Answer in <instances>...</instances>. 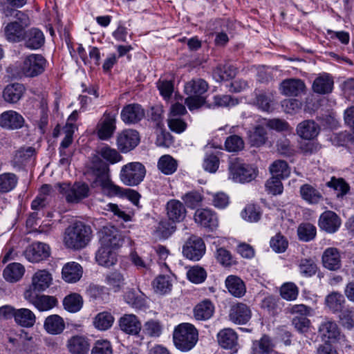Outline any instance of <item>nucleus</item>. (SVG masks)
Returning <instances> with one entry per match:
<instances>
[{"label": "nucleus", "instance_id": "nucleus-3", "mask_svg": "<svg viewBox=\"0 0 354 354\" xmlns=\"http://www.w3.org/2000/svg\"><path fill=\"white\" fill-rule=\"evenodd\" d=\"M173 339L175 346L178 350L183 352L189 351L197 343L198 333L194 325L183 323L175 328Z\"/></svg>", "mask_w": 354, "mask_h": 354}, {"label": "nucleus", "instance_id": "nucleus-62", "mask_svg": "<svg viewBox=\"0 0 354 354\" xmlns=\"http://www.w3.org/2000/svg\"><path fill=\"white\" fill-rule=\"evenodd\" d=\"M182 199L188 207L194 209L201 205L203 196L200 192L192 191L185 194Z\"/></svg>", "mask_w": 354, "mask_h": 354}, {"label": "nucleus", "instance_id": "nucleus-9", "mask_svg": "<svg viewBox=\"0 0 354 354\" xmlns=\"http://www.w3.org/2000/svg\"><path fill=\"white\" fill-rule=\"evenodd\" d=\"M100 245L114 250L119 249L123 244L124 236L115 227L104 226L99 232Z\"/></svg>", "mask_w": 354, "mask_h": 354}, {"label": "nucleus", "instance_id": "nucleus-43", "mask_svg": "<svg viewBox=\"0 0 354 354\" xmlns=\"http://www.w3.org/2000/svg\"><path fill=\"white\" fill-rule=\"evenodd\" d=\"M18 183L16 174L6 172L0 174V194H6L12 191Z\"/></svg>", "mask_w": 354, "mask_h": 354}, {"label": "nucleus", "instance_id": "nucleus-63", "mask_svg": "<svg viewBox=\"0 0 354 354\" xmlns=\"http://www.w3.org/2000/svg\"><path fill=\"white\" fill-rule=\"evenodd\" d=\"M226 150L230 152H236L241 150L244 147L243 139L236 135L229 136L225 142Z\"/></svg>", "mask_w": 354, "mask_h": 354}, {"label": "nucleus", "instance_id": "nucleus-21", "mask_svg": "<svg viewBox=\"0 0 354 354\" xmlns=\"http://www.w3.org/2000/svg\"><path fill=\"white\" fill-rule=\"evenodd\" d=\"M24 46L30 50H37L44 45L45 37L43 32L37 28H31L25 32Z\"/></svg>", "mask_w": 354, "mask_h": 354}, {"label": "nucleus", "instance_id": "nucleus-39", "mask_svg": "<svg viewBox=\"0 0 354 354\" xmlns=\"http://www.w3.org/2000/svg\"><path fill=\"white\" fill-rule=\"evenodd\" d=\"M214 312V306L209 300H205L197 304L194 309V315L197 320H207Z\"/></svg>", "mask_w": 354, "mask_h": 354}, {"label": "nucleus", "instance_id": "nucleus-15", "mask_svg": "<svg viewBox=\"0 0 354 354\" xmlns=\"http://www.w3.org/2000/svg\"><path fill=\"white\" fill-rule=\"evenodd\" d=\"M341 223L340 217L331 210L324 212L318 220L319 228L329 234L336 232L340 227Z\"/></svg>", "mask_w": 354, "mask_h": 354}, {"label": "nucleus", "instance_id": "nucleus-44", "mask_svg": "<svg viewBox=\"0 0 354 354\" xmlns=\"http://www.w3.org/2000/svg\"><path fill=\"white\" fill-rule=\"evenodd\" d=\"M64 309L70 313H77L83 306V299L77 293H71L66 296L63 300Z\"/></svg>", "mask_w": 354, "mask_h": 354}, {"label": "nucleus", "instance_id": "nucleus-48", "mask_svg": "<svg viewBox=\"0 0 354 354\" xmlns=\"http://www.w3.org/2000/svg\"><path fill=\"white\" fill-rule=\"evenodd\" d=\"M269 169L272 175L280 177L282 179L288 178L290 174V169L288 163L281 160L273 162L270 165Z\"/></svg>", "mask_w": 354, "mask_h": 354}, {"label": "nucleus", "instance_id": "nucleus-47", "mask_svg": "<svg viewBox=\"0 0 354 354\" xmlns=\"http://www.w3.org/2000/svg\"><path fill=\"white\" fill-rule=\"evenodd\" d=\"M317 234V229L311 223H301L297 228V235L300 241L308 242L313 240Z\"/></svg>", "mask_w": 354, "mask_h": 354}, {"label": "nucleus", "instance_id": "nucleus-64", "mask_svg": "<svg viewBox=\"0 0 354 354\" xmlns=\"http://www.w3.org/2000/svg\"><path fill=\"white\" fill-rule=\"evenodd\" d=\"M341 324L347 329L354 328V309L347 308L341 312L339 315Z\"/></svg>", "mask_w": 354, "mask_h": 354}, {"label": "nucleus", "instance_id": "nucleus-17", "mask_svg": "<svg viewBox=\"0 0 354 354\" xmlns=\"http://www.w3.org/2000/svg\"><path fill=\"white\" fill-rule=\"evenodd\" d=\"M195 222L211 231L214 230L218 226V221L216 214L209 209H198L194 216Z\"/></svg>", "mask_w": 354, "mask_h": 354}, {"label": "nucleus", "instance_id": "nucleus-41", "mask_svg": "<svg viewBox=\"0 0 354 354\" xmlns=\"http://www.w3.org/2000/svg\"><path fill=\"white\" fill-rule=\"evenodd\" d=\"M157 167L162 174L171 175L177 170L178 161L170 155H163L159 158Z\"/></svg>", "mask_w": 354, "mask_h": 354}, {"label": "nucleus", "instance_id": "nucleus-56", "mask_svg": "<svg viewBox=\"0 0 354 354\" xmlns=\"http://www.w3.org/2000/svg\"><path fill=\"white\" fill-rule=\"evenodd\" d=\"M236 74V69L230 65H220L214 71V75L217 81H225L232 78Z\"/></svg>", "mask_w": 354, "mask_h": 354}, {"label": "nucleus", "instance_id": "nucleus-2", "mask_svg": "<svg viewBox=\"0 0 354 354\" xmlns=\"http://www.w3.org/2000/svg\"><path fill=\"white\" fill-rule=\"evenodd\" d=\"M91 233L89 227L81 222L75 223L66 229L64 243L68 248L82 249L90 241Z\"/></svg>", "mask_w": 354, "mask_h": 354}, {"label": "nucleus", "instance_id": "nucleus-26", "mask_svg": "<svg viewBox=\"0 0 354 354\" xmlns=\"http://www.w3.org/2000/svg\"><path fill=\"white\" fill-rule=\"evenodd\" d=\"M167 214L172 222H180L186 216V209L180 201L178 200H170L166 206Z\"/></svg>", "mask_w": 354, "mask_h": 354}, {"label": "nucleus", "instance_id": "nucleus-40", "mask_svg": "<svg viewBox=\"0 0 354 354\" xmlns=\"http://www.w3.org/2000/svg\"><path fill=\"white\" fill-rule=\"evenodd\" d=\"M25 272L24 267L19 263L8 264L3 270L4 279L10 282H15L19 280Z\"/></svg>", "mask_w": 354, "mask_h": 354}, {"label": "nucleus", "instance_id": "nucleus-60", "mask_svg": "<svg viewBox=\"0 0 354 354\" xmlns=\"http://www.w3.org/2000/svg\"><path fill=\"white\" fill-rule=\"evenodd\" d=\"M188 279L194 283H201L207 277L205 270L200 266H193L187 272Z\"/></svg>", "mask_w": 354, "mask_h": 354}, {"label": "nucleus", "instance_id": "nucleus-42", "mask_svg": "<svg viewBox=\"0 0 354 354\" xmlns=\"http://www.w3.org/2000/svg\"><path fill=\"white\" fill-rule=\"evenodd\" d=\"M35 314L28 308H20L15 313V321L21 326L32 327L35 324Z\"/></svg>", "mask_w": 354, "mask_h": 354}, {"label": "nucleus", "instance_id": "nucleus-20", "mask_svg": "<svg viewBox=\"0 0 354 354\" xmlns=\"http://www.w3.org/2000/svg\"><path fill=\"white\" fill-rule=\"evenodd\" d=\"M26 28L18 22H9L3 28V36L10 43H19L24 39Z\"/></svg>", "mask_w": 354, "mask_h": 354}, {"label": "nucleus", "instance_id": "nucleus-29", "mask_svg": "<svg viewBox=\"0 0 354 354\" xmlns=\"http://www.w3.org/2000/svg\"><path fill=\"white\" fill-rule=\"evenodd\" d=\"M67 348L71 354H87L90 348V344L86 337L75 335L68 340Z\"/></svg>", "mask_w": 354, "mask_h": 354}, {"label": "nucleus", "instance_id": "nucleus-18", "mask_svg": "<svg viewBox=\"0 0 354 354\" xmlns=\"http://www.w3.org/2000/svg\"><path fill=\"white\" fill-rule=\"evenodd\" d=\"M145 113L144 109L138 104H129L123 107L121 111V119L127 124H136L140 122Z\"/></svg>", "mask_w": 354, "mask_h": 354}, {"label": "nucleus", "instance_id": "nucleus-58", "mask_svg": "<svg viewBox=\"0 0 354 354\" xmlns=\"http://www.w3.org/2000/svg\"><path fill=\"white\" fill-rule=\"evenodd\" d=\"M98 154L111 164L118 162L122 158V156L117 151V150L108 146H105L100 149Z\"/></svg>", "mask_w": 354, "mask_h": 354}, {"label": "nucleus", "instance_id": "nucleus-4", "mask_svg": "<svg viewBox=\"0 0 354 354\" xmlns=\"http://www.w3.org/2000/svg\"><path fill=\"white\" fill-rule=\"evenodd\" d=\"M208 89L207 83L203 79H194L185 85V93L188 95L185 103L190 111L197 109L204 104V94Z\"/></svg>", "mask_w": 354, "mask_h": 354}, {"label": "nucleus", "instance_id": "nucleus-50", "mask_svg": "<svg viewBox=\"0 0 354 354\" xmlns=\"http://www.w3.org/2000/svg\"><path fill=\"white\" fill-rule=\"evenodd\" d=\"M249 140L252 145L259 147L266 140V129L261 125L256 126L252 131L248 133Z\"/></svg>", "mask_w": 354, "mask_h": 354}, {"label": "nucleus", "instance_id": "nucleus-22", "mask_svg": "<svg viewBox=\"0 0 354 354\" xmlns=\"http://www.w3.org/2000/svg\"><path fill=\"white\" fill-rule=\"evenodd\" d=\"M305 88L304 82L295 78L284 80L279 86L281 93L286 96H298L304 92Z\"/></svg>", "mask_w": 354, "mask_h": 354}, {"label": "nucleus", "instance_id": "nucleus-45", "mask_svg": "<svg viewBox=\"0 0 354 354\" xmlns=\"http://www.w3.org/2000/svg\"><path fill=\"white\" fill-rule=\"evenodd\" d=\"M274 100L272 93H261L256 96L255 105L261 110L270 112L272 110V104Z\"/></svg>", "mask_w": 354, "mask_h": 354}, {"label": "nucleus", "instance_id": "nucleus-11", "mask_svg": "<svg viewBox=\"0 0 354 354\" xmlns=\"http://www.w3.org/2000/svg\"><path fill=\"white\" fill-rule=\"evenodd\" d=\"M24 298L39 311L49 310L57 304V300L55 297L45 295H39L31 288L25 291Z\"/></svg>", "mask_w": 354, "mask_h": 354}, {"label": "nucleus", "instance_id": "nucleus-57", "mask_svg": "<svg viewBox=\"0 0 354 354\" xmlns=\"http://www.w3.org/2000/svg\"><path fill=\"white\" fill-rule=\"evenodd\" d=\"M326 186L337 191V197H342L346 194L349 190L348 185L343 178H336L333 177L330 181L326 183Z\"/></svg>", "mask_w": 354, "mask_h": 354}, {"label": "nucleus", "instance_id": "nucleus-52", "mask_svg": "<svg viewBox=\"0 0 354 354\" xmlns=\"http://www.w3.org/2000/svg\"><path fill=\"white\" fill-rule=\"evenodd\" d=\"M273 344L271 339L263 335L260 340L253 342L252 352L254 354H266L272 350Z\"/></svg>", "mask_w": 354, "mask_h": 354}, {"label": "nucleus", "instance_id": "nucleus-6", "mask_svg": "<svg viewBox=\"0 0 354 354\" xmlns=\"http://www.w3.org/2000/svg\"><path fill=\"white\" fill-rule=\"evenodd\" d=\"M146 174L145 166L139 162H132L122 167L120 178L127 186H137L143 180Z\"/></svg>", "mask_w": 354, "mask_h": 354}, {"label": "nucleus", "instance_id": "nucleus-7", "mask_svg": "<svg viewBox=\"0 0 354 354\" xmlns=\"http://www.w3.org/2000/svg\"><path fill=\"white\" fill-rule=\"evenodd\" d=\"M56 187L64 194L68 203H77L88 196L89 188L84 183H75L72 186L67 183H59Z\"/></svg>", "mask_w": 354, "mask_h": 354}, {"label": "nucleus", "instance_id": "nucleus-14", "mask_svg": "<svg viewBox=\"0 0 354 354\" xmlns=\"http://www.w3.org/2000/svg\"><path fill=\"white\" fill-rule=\"evenodd\" d=\"M140 142L138 132L133 129H126L118 136L117 145L122 153H127L134 149Z\"/></svg>", "mask_w": 354, "mask_h": 354}, {"label": "nucleus", "instance_id": "nucleus-35", "mask_svg": "<svg viewBox=\"0 0 354 354\" xmlns=\"http://www.w3.org/2000/svg\"><path fill=\"white\" fill-rule=\"evenodd\" d=\"M333 80L328 74H323L317 77L313 82V90L319 94H326L332 91Z\"/></svg>", "mask_w": 354, "mask_h": 354}, {"label": "nucleus", "instance_id": "nucleus-59", "mask_svg": "<svg viewBox=\"0 0 354 354\" xmlns=\"http://www.w3.org/2000/svg\"><path fill=\"white\" fill-rule=\"evenodd\" d=\"M280 294L283 299L288 301L295 300L299 294L297 286L293 283H286L280 289Z\"/></svg>", "mask_w": 354, "mask_h": 354}, {"label": "nucleus", "instance_id": "nucleus-5", "mask_svg": "<svg viewBox=\"0 0 354 354\" xmlns=\"http://www.w3.org/2000/svg\"><path fill=\"white\" fill-rule=\"evenodd\" d=\"M257 175V168L252 165L244 163L239 158H233L230 160L228 178L234 183H249L253 180Z\"/></svg>", "mask_w": 354, "mask_h": 354}, {"label": "nucleus", "instance_id": "nucleus-23", "mask_svg": "<svg viewBox=\"0 0 354 354\" xmlns=\"http://www.w3.org/2000/svg\"><path fill=\"white\" fill-rule=\"evenodd\" d=\"M322 259L324 267L328 270L335 271L342 267L340 252L336 248H326Z\"/></svg>", "mask_w": 354, "mask_h": 354}, {"label": "nucleus", "instance_id": "nucleus-30", "mask_svg": "<svg viewBox=\"0 0 354 354\" xmlns=\"http://www.w3.org/2000/svg\"><path fill=\"white\" fill-rule=\"evenodd\" d=\"M318 332L322 339L328 341L335 340L340 335L337 324L329 319H326L320 324Z\"/></svg>", "mask_w": 354, "mask_h": 354}, {"label": "nucleus", "instance_id": "nucleus-8", "mask_svg": "<svg viewBox=\"0 0 354 354\" xmlns=\"http://www.w3.org/2000/svg\"><path fill=\"white\" fill-rule=\"evenodd\" d=\"M47 60L41 54H30L25 57L21 67L23 75L28 77H37L43 73Z\"/></svg>", "mask_w": 354, "mask_h": 354}, {"label": "nucleus", "instance_id": "nucleus-38", "mask_svg": "<svg viewBox=\"0 0 354 354\" xmlns=\"http://www.w3.org/2000/svg\"><path fill=\"white\" fill-rule=\"evenodd\" d=\"M218 342L223 348L232 349L237 344V335L232 328H224L218 334Z\"/></svg>", "mask_w": 354, "mask_h": 354}, {"label": "nucleus", "instance_id": "nucleus-49", "mask_svg": "<svg viewBox=\"0 0 354 354\" xmlns=\"http://www.w3.org/2000/svg\"><path fill=\"white\" fill-rule=\"evenodd\" d=\"M176 230V226L170 221V220L160 221L156 227L154 233L159 239H167Z\"/></svg>", "mask_w": 354, "mask_h": 354}, {"label": "nucleus", "instance_id": "nucleus-28", "mask_svg": "<svg viewBox=\"0 0 354 354\" xmlns=\"http://www.w3.org/2000/svg\"><path fill=\"white\" fill-rule=\"evenodd\" d=\"M116 250L100 245L95 254V260L100 266L109 268L117 262Z\"/></svg>", "mask_w": 354, "mask_h": 354}, {"label": "nucleus", "instance_id": "nucleus-46", "mask_svg": "<svg viewBox=\"0 0 354 354\" xmlns=\"http://www.w3.org/2000/svg\"><path fill=\"white\" fill-rule=\"evenodd\" d=\"M124 301L135 308H142L145 306L143 296L134 289L128 290L124 295Z\"/></svg>", "mask_w": 354, "mask_h": 354}, {"label": "nucleus", "instance_id": "nucleus-16", "mask_svg": "<svg viewBox=\"0 0 354 354\" xmlns=\"http://www.w3.org/2000/svg\"><path fill=\"white\" fill-rule=\"evenodd\" d=\"M50 254V247L41 242L32 243L24 252L26 258L32 263H37L47 259Z\"/></svg>", "mask_w": 354, "mask_h": 354}, {"label": "nucleus", "instance_id": "nucleus-12", "mask_svg": "<svg viewBox=\"0 0 354 354\" xmlns=\"http://www.w3.org/2000/svg\"><path fill=\"white\" fill-rule=\"evenodd\" d=\"M116 115L115 113L105 111L97 125V133L100 139L108 140L116 129Z\"/></svg>", "mask_w": 354, "mask_h": 354}, {"label": "nucleus", "instance_id": "nucleus-19", "mask_svg": "<svg viewBox=\"0 0 354 354\" xmlns=\"http://www.w3.org/2000/svg\"><path fill=\"white\" fill-rule=\"evenodd\" d=\"M24 123V117L15 111H6L0 115V127L6 129H18L23 127Z\"/></svg>", "mask_w": 354, "mask_h": 354}, {"label": "nucleus", "instance_id": "nucleus-32", "mask_svg": "<svg viewBox=\"0 0 354 354\" xmlns=\"http://www.w3.org/2000/svg\"><path fill=\"white\" fill-rule=\"evenodd\" d=\"M63 279L68 283H75L82 275V268L76 262H69L64 265L62 271Z\"/></svg>", "mask_w": 354, "mask_h": 354}, {"label": "nucleus", "instance_id": "nucleus-13", "mask_svg": "<svg viewBox=\"0 0 354 354\" xmlns=\"http://www.w3.org/2000/svg\"><path fill=\"white\" fill-rule=\"evenodd\" d=\"M252 312L245 304L238 302L230 306L228 317L230 321L238 325L247 324L251 319Z\"/></svg>", "mask_w": 354, "mask_h": 354}, {"label": "nucleus", "instance_id": "nucleus-37", "mask_svg": "<svg viewBox=\"0 0 354 354\" xmlns=\"http://www.w3.org/2000/svg\"><path fill=\"white\" fill-rule=\"evenodd\" d=\"M44 326L45 330L50 334H60L65 328L64 319L57 315H52L45 319Z\"/></svg>", "mask_w": 354, "mask_h": 354}, {"label": "nucleus", "instance_id": "nucleus-25", "mask_svg": "<svg viewBox=\"0 0 354 354\" xmlns=\"http://www.w3.org/2000/svg\"><path fill=\"white\" fill-rule=\"evenodd\" d=\"M53 281L52 274L46 270H41L36 272L32 277L31 288L35 292L36 291H44L48 288Z\"/></svg>", "mask_w": 354, "mask_h": 354}, {"label": "nucleus", "instance_id": "nucleus-51", "mask_svg": "<svg viewBox=\"0 0 354 354\" xmlns=\"http://www.w3.org/2000/svg\"><path fill=\"white\" fill-rule=\"evenodd\" d=\"M35 155V149L32 147L26 149H19L13 158V166H20L25 164L28 160H30Z\"/></svg>", "mask_w": 354, "mask_h": 354}, {"label": "nucleus", "instance_id": "nucleus-53", "mask_svg": "<svg viewBox=\"0 0 354 354\" xmlns=\"http://www.w3.org/2000/svg\"><path fill=\"white\" fill-rule=\"evenodd\" d=\"M114 321L113 317L108 312L98 313L93 322L95 328L101 330H105L109 328Z\"/></svg>", "mask_w": 354, "mask_h": 354}, {"label": "nucleus", "instance_id": "nucleus-54", "mask_svg": "<svg viewBox=\"0 0 354 354\" xmlns=\"http://www.w3.org/2000/svg\"><path fill=\"white\" fill-rule=\"evenodd\" d=\"M344 302L345 299L344 296L337 292H333L326 297L327 306L333 312L341 310Z\"/></svg>", "mask_w": 354, "mask_h": 354}, {"label": "nucleus", "instance_id": "nucleus-31", "mask_svg": "<svg viewBox=\"0 0 354 354\" xmlns=\"http://www.w3.org/2000/svg\"><path fill=\"white\" fill-rule=\"evenodd\" d=\"M225 283L228 292L235 297H241L246 292L243 281L237 276H228L225 281Z\"/></svg>", "mask_w": 354, "mask_h": 354}, {"label": "nucleus", "instance_id": "nucleus-33", "mask_svg": "<svg viewBox=\"0 0 354 354\" xmlns=\"http://www.w3.org/2000/svg\"><path fill=\"white\" fill-rule=\"evenodd\" d=\"M25 87L19 83L8 84L3 92V97L5 101L9 103L17 102L23 96Z\"/></svg>", "mask_w": 354, "mask_h": 354}, {"label": "nucleus", "instance_id": "nucleus-36", "mask_svg": "<svg viewBox=\"0 0 354 354\" xmlns=\"http://www.w3.org/2000/svg\"><path fill=\"white\" fill-rule=\"evenodd\" d=\"M105 283L108 286L109 290L113 292H118L123 288L125 284V278L122 272L115 270L106 275Z\"/></svg>", "mask_w": 354, "mask_h": 354}, {"label": "nucleus", "instance_id": "nucleus-55", "mask_svg": "<svg viewBox=\"0 0 354 354\" xmlns=\"http://www.w3.org/2000/svg\"><path fill=\"white\" fill-rule=\"evenodd\" d=\"M153 285L155 291L160 294L169 292L172 287L171 278L168 275H159L154 279Z\"/></svg>", "mask_w": 354, "mask_h": 354}, {"label": "nucleus", "instance_id": "nucleus-1", "mask_svg": "<svg viewBox=\"0 0 354 354\" xmlns=\"http://www.w3.org/2000/svg\"><path fill=\"white\" fill-rule=\"evenodd\" d=\"M91 169L95 176L92 183L93 187H100L103 194L108 196H116L123 194L122 189L115 185L111 180L109 165L95 156L92 159Z\"/></svg>", "mask_w": 354, "mask_h": 354}, {"label": "nucleus", "instance_id": "nucleus-10", "mask_svg": "<svg viewBox=\"0 0 354 354\" xmlns=\"http://www.w3.org/2000/svg\"><path fill=\"white\" fill-rule=\"evenodd\" d=\"M205 252V245L203 239L192 235L183 247V254L188 259L198 261Z\"/></svg>", "mask_w": 354, "mask_h": 354}, {"label": "nucleus", "instance_id": "nucleus-34", "mask_svg": "<svg viewBox=\"0 0 354 354\" xmlns=\"http://www.w3.org/2000/svg\"><path fill=\"white\" fill-rule=\"evenodd\" d=\"M299 192L302 199L310 205L317 204L323 198L321 192L309 184L301 185Z\"/></svg>", "mask_w": 354, "mask_h": 354}, {"label": "nucleus", "instance_id": "nucleus-27", "mask_svg": "<svg viewBox=\"0 0 354 354\" xmlns=\"http://www.w3.org/2000/svg\"><path fill=\"white\" fill-rule=\"evenodd\" d=\"M319 126L311 120L300 122L296 129L297 135L305 140H312L319 133Z\"/></svg>", "mask_w": 354, "mask_h": 354}, {"label": "nucleus", "instance_id": "nucleus-24", "mask_svg": "<svg viewBox=\"0 0 354 354\" xmlns=\"http://www.w3.org/2000/svg\"><path fill=\"white\" fill-rule=\"evenodd\" d=\"M120 329L127 334L136 335L142 328L138 318L133 314H126L119 319Z\"/></svg>", "mask_w": 354, "mask_h": 354}, {"label": "nucleus", "instance_id": "nucleus-61", "mask_svg": "<svg viewBox=\"0 0 354 354\" xmlns=\"http://www.w3.org/2000/svg\"><path fill=\"white\" fill-rule=\"evenodd\" d=\"M142 333L149 337H159L162 333V326L159 322L151 319L145 322Z\"/></svg>", "mask_w": 354, "mask_h": 354}]
</instances>
